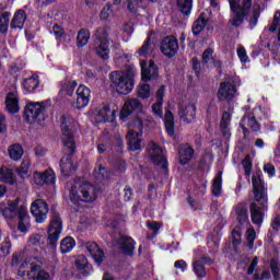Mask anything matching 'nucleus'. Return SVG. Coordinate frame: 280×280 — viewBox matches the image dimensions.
<instances>
[{
    "mask_svg": "<svg viewBox=\"0 0 280 280\" xmlns=\"http://www.w3.org/2000/svg\"><path fill=\"white\" fill-rule=\"evenodd\" d=\"M45 235L42 233H34L28 238L30 246H44L45 245Z\"/></svg>",
    "mask_w": 280,
    "mask_h": 280,
    "instance_id": "obj_43",
    "label": "nucleus"
},
{
    "mask_svg": "<svg viewBox=\"0 0 280 280\" xmlns=\"http://www.w3.org/2000/svg\"><path fill=\"white\" fill-rule=\"evenodd\" d=\"M110 14H113V8L110 7V4H107L101 11L102 21H106L108 16H110Z\"/></svg>",
    "mask_w": 280,
    "mask_h": 280,
    "instance_id": "obj_58",
    "label": "nucleus"
},
{
    "mask_svg": "<svg viewBox=\"0 0 280 280\" xmlns=\"http://www.w3.org/2000/svg\"><path fill=\"white\" fill-rule=\"evenodd\" d=\"M62 137L61 141L68 150V154L75 152V140L73 139V119L63 118L61 122Z\"/></svg>",
    "mask_w": 280,
    "mask_h": 280,
    "instance_id": "obj_12",
    "label": "nucleus"
},
{
    "mask_svg": "<svg viewBox=\"0 0 280 280\" xmlns=\"http://www.w3.org/2000/svg\"><path fill=\"white\" fill-rule=\"evenodd\" d=\"M264 172H265V174H268L269 178H272V176H275V174H277V171L275 170V165H272V164H265Z\"/></svg>",
    "mask_w": 280,
    "mask_h": 280,
    "instance_id": "obj_62",
    "label": "nucleus"
},
{
    "mask_svg": "<svg viewBox=\"0 0 280 280\" xmlns=\"http://www.w3.org/2000/svg\"><path fill=\"white\" fill-rule=\"evenodd\" d=\"M56 0H34V8L36 10H40L42 8H47V5H51Z\"/></svg>",
    "mask_w": 280,
    "mask_h": 280,
    "instance_id": "obj_55",
    "label": "nucleus"
},
{
    "mask_svg": "<svg viewBox=\"0 0 280 280\" xmlns=\"http://www.w3.org/2000/svg\"><path fill=\"white\" fill-rule=\"evenodd\" d=\"M242 82L238 77H231L221 82L218 91V98L221 102H231L234 97H237V86Z\"/></svg>",
    "mask_w": 280,
    "mask_h": 280,
    "instance_id": "obj_9",
    "label": "nucleus"
},
{
    "mask_svg": "<svg viewBox=\"0 0 280 280\" xmlns=\"http://www.w3.org/2000/svg\"><path fill=\"white\" fill-rule=\"evenodd\" d=\"M60 233H62V220L60 214L52 212L50 218V225L48 228V241L51 259H56V244L60 240Z\"/></svg>",
    "mask_w": 280,
    "mask_h": 280,
    "instance_id": "obj_8",
    "label": "nucleus"
},
{
    "mask_svg": "<svg viewBox=\"0 0 280 280\" xmlns=\"http://www.w3.org/2000/svg\"><path fill=\"white\" fill-rule=\"evenodd\" d=\"M179 119L184 124H191L194 119H196V105L194 104H186L179 106Z\"/></svg>",
    "mask_w": 280,
    "mask_h": 280,
    "instance_id": "obj_22",
    "label": "nucleus"
},
{
    "mask_svg": "<svg viewBox=\"0 0 280 280\" xmlns=\"http://www.w3.org/2000/svg\"><path fill=\"white\" fill-rule=\"evenodd\" d=\"M10 23V13H3L0 18V32H8V25Z\"/></svg>",
    "mask_w": 280,
    "mask_h": 280,
    "instance_id": "obj_52",
    "label": "nucleus"
},
{
    "mask_svg": "<svg viewBox=\"0 0 280 280\" xmlns=\"http://www.w3.org/2000/svg\"><path fill=\"white\" fill-rule=\"evenodd\" d=\"M255 240H257V232H255V229L249 228L246 231V242H247V247L249 250H253L255 246Z\"/></svg>",
    "mask_w": 280,
    "mask_h": 280,
    "instance_id": "obj_48",
    "label": "nucleus"
},
{
    "mask_svg": "<svg viewBox=\"0 0 280 280\" xmlns=\"http://www.w3.org/2000/svg\"><path fill=\"white\" fill-rule=\"evenodd\" d=\"M77 167L78 166L73 164V160H71V156L61 159L60 170L63 176H71V174L75 172Z\"/></svg>",
    "mask_w": 280,
    "mask_h": 280,
    "instance_id": "obj_30",
    "label": "nucleus"
},
{
    "mask_svg": "<svg viewBox=\"0 0 280 280\" xmlns=\"http://www.w3.org/2000/svg\"><path fill=\"white\" fill-rule=\"evenodd\" d=\"M94 176L96 180H106V178H108V172L106 171V167L98 166L94 170Z\"/></svg>",
    "mask_w": 280,
    "mask_h": 280,
    "instance_id": "obj_51",
    "label": "nucleus"
},
{
    "mask_svg": "<svg viewBox=\"0 0 280 280\" xmlns=\"http://www.w3.org/2000/svg\"><path fill=\"white\" fill-rule=\"evenodd\" d=\"M25 21H27V14L23 10H19L11 21L12 30H23Z\"/></svg>",
    "mask_w": 280,
    "mask_h": 280,
    "instance_id": "obj_33",
    "label": "nucleus"
},
{
    "mask_svg": "<svg viewBox=\"0 0 280 280\" xmlns=\"http://www.w3.org/2000/svg\"><path fill=\"white\" fill-rule=\"evenodd\" d=\"M31 213L35 218V222L43 224L47 220V213H49V205L46 200L36 199L31 205Z\"/></svg>",
    "mask_w": 280,
    "mask_h": 280,
    "instance_id": "obj_15",
    "label": "nucleus"
},
{
    "mask_svg": "<svg viewBox=\"0 0 280 280\" xmlns=\"http://www.w3.org/2000/svg\"><path fill=\"white\" fill-rule=\"evenodd\" d=\"M242 165L244 167V172L247 176H250V172H253V161H250V155H247L243 162Z\"/></svg>",
    "mask_w": 280,
    "mask_h": 280,
    "instance_id": "obj_53",
    "label": "nucleus"
},
{
    "mask_svg": "<svg viewBox=\"0 0 280 280\" xmlns=\"http://www.w3.org/2000/svg\"><path fill=\"white\" fill-rule=\"evenodd\" d=\"M202 60L206 63L213 62V49L208 48L202 54Z\"/></svg>",
    "mask_w": 280,
    "mask_h": 280,
    "instance_id": "obj_57",
    "label": "nucleus"
},
{
    "mask_svg": "<svg viewBox=\"0 0 280 280\" xmlns=\"http://www.w3.org/2000/svg\"><path fill=\"white\" fill-rule=\"evenodd\" d=\"M95 51L98 58L108 60L110 58V48L108 47V30L101 27L95 33Z\"/></svg>",
    "mask_w": 280,
    "mask_h": 280,
    "instance_id": "obj_10",
    "label": "nucleus"
},
{
    "mask_svg": "<svg viewBox=\"0 0 280 280\" xmlns=\"http://www.w3.org/2000/svg\"><path fill=\"white\" fill-rule=\"evenodd\" d=\"M212 195L215 197L222 196V171H219L212 182Z\"/></svg>",
    "mask_w": 280,
    "mask_h": 280,
    "instance_id": "obj_36",
    "label": "nucleus"
},
{
    "mask_svg": "<svg viewBox=\"0 0 280 280\" xmlns=\"http://www.w3.org/2000/svg\"><path fill=\"white\" fill-rule=\"evenodd\" d=\"M150 56H152V44L150 43V37H148L138 51V58H140L142 82H150V80L159 75V68H156L154 61H149L148 63V61L143 60V58H150Z\"/></svg>",
    "mask_w": 280,
    "mask_h": 280,
    "instance_id": "obj_5",
    "label": "nucleus"
},
{
    "mask_svg": "<svg viewBox=\"0 0 280 280\" xmlns=\"http://www.w3.org/2000/svg\"><path fill=\"white\" fill-rule=\"evenodd\" d=\"M92 117L97 124L115 121V117H117V109H113L110 112V107L106 104H103L93 110Z\"/></svg>",
    "mask_w": 280,
    "mask_h": 280,
    "instance_id": "obj_16",
    "label": "nucleus"
},
{
    "mask_svg": "<svg viewBox=\"0 0 280 280\" xmlns=\"http://www.w3.org/2000/svg\"><path fill=\"white\" fill-rule=\"evenodd\" d=\"M75 86H78V82L75 81H65L61 86V93H66L70 97L73 96V92L75 91Z\"/></svg>",
    "mask_w": 280,
    "mask_h": 280,
    "instance_id": "obj_46",
    "label": "nucleus"
},
{
    "mask_svg": "<svg viewBox=\"0 0 280 280\" xmlns=\"http://www.w3.org/2000/svg\"><path fill=\"white\" fill-rule=\"evenodd\" d=\"M177 7L183 14H191L192 0H177Z\"/></svg>",
    "mask_w": 280,
    "mask_h": 280,
    "instance_id": "obj_45",
    "label": "nucleus"
},
{
    "mask_svg": "<svg viewBox=\"0 0 280 280\" xmlns=\"http://www.w3.org/2000/svg\"><path fill=\"white\" fill-rule=\"evenodd\" d=\"M232 19L231 25L240 27L242 23L247 21L248 27L254 30L257 27L259 16H261V5L253 0H229Z\"/></svg>",
    "mask_w": 280,
    "mask_h": 280,
    "instance_id": "obj_1",
    "label": "nucleus"
},
{
    "mask_svg": "<svg viewBox=\"0 0 280 280\" xmlns=\"http://www.w3.org/2000/svg\"><path fill=\"white\" fill-rule=\"evenodd\" d=\"M278 30V40H280V12L277 11L273 15V22L269 26V32H277Z\"/></svg>",
    "mask_w": 280,
    "mask_h": 280,
    "instance_id": "obj_50",
    "label": "nucleus"
},
{
    "mask_svg": "<svg viewBox=\"0 0 280 280\" xmlns=\"http://www.w3.org/2000/svg\"><path fill=\"white\" fill-rule=\"evenodd\" d=\"M150 95H151L150 84L141 83L138 86V96L141 97L142 100H148Z\"/></svg>",
    "mask_w": 280,
    "mask_h": 280,
    "instance_id": "obj_49",
    "label": "nucleus"
},
{
    "mask_svg": "<svg viewBox=\"0 0 280 280\" xmlns=\"http://www.w3.org/2000/svg\"><path fill=\"white\" fill-rule=\"evenodd\" d=\"M8 154L11 161H21L23 159V154H25V151L21 144L14 143L9 145Z\"/></svg>",
    "mask_w": 280,
    "mask_h": 280,
    "instance_id": "obj_32",
    "label": "nucleus"
},
{
    "mask_svg": "<svg viewBox=\"0 0 280 280\" xmlns=\"http://www.w3.org/2000/svg\"><path fill=\"white\" fill-rule=\"evenodd\" d=\"M194 159V149L189 144H183L179 148V163L180 165H187L189 161Z\"/></svg>",
    "mask_w": 280,
    "mask_h": 280,
    "instance_id": "obj_31",
    "label": "nucleus"
},
{
    "mask_svg": "<svg viewBox=\"0 0 280 280\" xmlns=\"http://www.w3.org/2000/svg\"><path fill=\"white\" fill-rule=\"evenodd\" d=\"M20 203V198L8 201L7 207H4L3 203H0V215H3V218L9 220H12V218H21V209H23V207H27V205Z\"/></svg>",
    "mask_w": 280,
    "mask_h": 280,
    "instance_id": "obj_13",
    "label": "nucleus"
},
{
    "mask_svg": "<svg viewBox=\"0 0 280 280\" xmlns=\"http://www.w3.org/2000/svg\"><path fill=\"white\" fill-rule=\"evenodd\" d=\"M11 248L12 245L8 241H4L0 246V257H8V255H10Z\"/></svg>",
    "mask_w": 280,
    "mask_h": 280,
    "instance_id": "obj_54",
    "label": "nucleus"
},
{
    "mask_svg": "<svg viewBox=\"0 0 280 280\" xmlns=\"http://www.w3.org/2000/svg\"><path fill=\"white\" fill-rule=\"evenodd\" d=\"M89 102H91V89L84 84L79 85L75 92V101L72 103L73 108L79 110L86 108Z\"/></svg>",
    "mask_w": 280,
    "mask_h": 280,
    "instance_id": "obj_17",
    "label": "nucleus"
},
{
    "mask_svg": "<svg viewBox=\"0 0 280 280\" xmlns=\"http://www.w3.org/2000/svg\"><path fill=\"white\" fill-rule=\"evenodd\" d=\"M75 248V240L71 236L65 237L60 243V252L63 255H67V253H71Z\"/></svg>",
    "mask_w": 280,
    "mask_h": 280,
    "instance_id": "obj_38",
    "label": "nucleus"
},
{
    "mask_svg": "<svg viewBox=\"0 0 280 280\" xmlns=\"http://www.w3.org/2000/svg\"><path fill=\"white\" fill-rule=\"evenodd\" d=\"M91 38V33L88 30H80L77 35V46L78 47H84L89 44V40Z\"/></svg>",
    "mask_w": 280,
    "mask_h": 280,
    "instance_id": "obj_41",
    "label": "nucleus"
},
{
    "mask_svg": "<svg viewBox=\"0 0 280 280\" xmlns=\"http://www.w3.org/2000/svg\"><path fill=\"white\" fill-rule=\"evenodd\" d=\"M240 128H242L244 137H246V135H248V128H250V130L254 132H257L260 127L259 122H257V119H255V116L246 114L240 122Z\"/></svg>",
    "mask_w": 280,
    "mask_h": 280,
    "instance_id": "obj_23",
    "label": "nucleus"
},
{
    "mask_svg": "<svg viewBox=\"0 0 280 280\" xmlns=\"http://www.w3.org/2000/svg\"><path fill=\"white\" fill-rule=\"evenodd\" d=\"M229 126H231V113L224 112L221 118V130H223L224 137L231 135L229 132Z\"/></svg>",
    "mask_w": 280,
    "mask_h": 280,
    "instance_id": "obj_42",
    "label": "nucleus"
},
{
    "mask_svg": "<svg viewBox=\"0 0 280 280\" xmlns=\"http://www.w3.org/2000/svg\"><path fill=\"white\" fill-rule=\"evenodd\" d=\"M269 268L271 270L275 280H280V264L279 259L272 258L269 262Z\"/></svg>",
    "mask_w": 280,
    "mask_h": 280,
    "instance_id": "obj_47",
    "label": "nucleus"
},
{
    "mask_svg": "<svg viewBox=\"0 0 280 280\" xmlns=\"http://www.w3.org/2000/svg\"><path fill=\"white\" fill-rule=\"evenodd\" d=\"M150 124H152V118H147L143 120V118L137 117L132 122H131V128H137L140 130L133 131L132 129H129L127 132V143H128V149L131 152H137V150H143V135L141 133V130L143 128L150 127Z\"/></svg>",
    "mask_w": 280,
    "mask_h": 280,
    "instance_id": "obj_7",
    "label": "nucleus"
},
{
    "mask_svg": "<svg viewBox=\"0 0 280 280\" xmlns=\"http://www.w3.org/2000/svg\"><path fill=\"white\" fill-rule=\"evenodd\" d=\"M38 86H40L38 74H32L31 77L24 79L22 82V89L25 95H30V93H34V91H36Z\"/></svg>",
    "mask_w": 280,
    "mask_h": 280,
    "instance_id": "obj_25",
    "label": "nucleus"
},
{
    "mask_svg": "<svg viewBox=\"0 0 280 280\" xmlns=\"http://www.w3.org/2000/svg\"><path fill=\"white\" fill-rule=\"evenodd\" d=\"M208 21L209 20L207 19V14L200 13L199 18L195 21V23L192 25V34L195 36H198V34H200L202 32V30H205V27H207Z\"/></svg>",
    "mask_w": 280,
    "mask_h": 280,
    "instance_id": "obj_35",
    "label": "nucleus"
},
{
    "mask_svg": "<svg viewBox=\"0 0 280 280\" xmlns=\"http://www.w3.org/2000/svg\"><path fill=\"white\" fill-rule=\"evenodd\" d=\"M33 280H51V276L49 275V272L42 269L37 272Z\"/></svg>",
    "mask_w": 280,
    "mask_h": 280,
    "instance_id": "obj_61",
    "label": "nucleus"
},
{
    "mask_svg": "<svg viewBox=\"0 0 280 280\" xmlns=\"http://www.w3.org/2000/svg\"><path fill=\"white\" fill-rule=\"evenodd\" d=\"M45 103H27L24 108V117L27 121V124H39V121H43L45 119Z\"/></svg>",
    "mask_w": 280,
    "mask_h": 280,
    "instance_id": "obj_11",
    "label": "nucleus"
},
{
    "mask_svg": "<svg viewBox=\"0 0 280 280\" xmlns=\"http://www.w3.org/2000/svg\"><path fill=\"white\" fill-rule=\"evenodd\" d=\"M112 89L119 95H128L135 89V71L131 68L113 71L109 73Z\"/></svg>",
    "mask_w": 280,
    "mask_h": 280,
    "instance_id": "obj_4",
    "label": "nucleus"
},
{
    "mask_svg": "<svg viewBox=\"0 0 280 280\" xmlns=\"http://www.w3.org/2000/svg\"><path fill=\"white\" fill-rule=\"evenodd\" d=\"M237 56H238L241 62H243V63H246V62L250 61L248 59V55L246 54V48H244L243 46H240L237 48Z\"/></svg>",
    "mask_w": 280,
    "mask_h": 280,
    "instance_id": "obj_56",
    "label": "nucleus"
},
{
    "mask_svg": "<svg viewBox=\"0 0 280 280\" xmlns=\"http://www.w3.org/2000/svg\"><path fill=\"white\" fill-rule=\"evenodd\" d=\"M75 267L78 268V270H84L83 273L84 277H86V275H91V272H93V267H91V265H89V260L86 259V256L84 255H79L75 258Z\"/></svg>",
    "mask_w": 280,
    "mask_h": 280,
    "instance_id": "obj_34",
    "label": "nucleus"
},
{
    "mask_svg": "<svg viewBox=\"0 0 280 280\" xmlns=\"http://www.w3.org/2000/svg\"><path fill=\"white\" fill-rule=\"evenodd\" d=\"M242 242V233L240 230L235 229L232 231V244L233 246H237Z\"/></svg>",
    "mask_w": 280,
    "mask_h": 280,
    "instance_id": "obj_60",
    "label": "nucleus"
},
{
    "mask_svg": "<svg viewBox=\"0 0 280 280\" xmlns=\"http://www.w3.org/2000/svg\"><path fill=\"white\" fill-rule=\"evenodd\" d=\"M31 166L32 162L30 161V159H24L21 163V166L18 170L19 176H21V178H27Z\"/></svg>",
    "mask_w": 280,
    "mask_h": 280,
    "instance_id": "obj_44",
    "label": "nucleus"
},
{
    "mask_svg": "<svg viewBox=\"0 0 280 280\" xmlns=\"http://www.w3.org/2000/svg\"><path fill=\"white\" fill-rule=\"evenodd\" d=\"M132 113H143V105L138 98H129L125 102L122 109L120 110L121 121H126Z\"/></svg>",
    "mask_w": 280,
    "mask_h": 280,
    "instance_id": "obj_18",
    "label": "nucleus"
},
{
    "mask_svg": "<svg viewBox=\"0 0 280 280\" xmlns=\"http://www.w3.org/2000/svg\"><path fill=\"white\" fill-rule=\"evenodd\" d=\"M165 95V86H161L156 94V102L152 105V113L154 117H158V119H163L165 130L170 137H174V114L170 112V109H166L165 115L163 117V97Z\"/></svg>",
    "mask_w": 280,
    "mask_h": 280,
    "instance_id": "obj_6",
    "label": "nucleus"
},
{
    "mask_svg": "<svg viewBox=\"0 0 280 280\" xmlns=\"http://www.w3.org/2000/svg\"><path fill=\"white\" fill-rule=\"evenodd\" d=\"M67 188L69 199L73 205H78V202H95L97 200L95 187L91 183L73 180L67 184Z\"/></svg>",
    "mask_w": 280,
    "mask_h": 280,
    "instance_id": "obj_3",
    "label": "nucleus"
},
{
    "mask_svg": "<svg viewBox=\"0 0 280 280\" xmlns=\"http://www.w3.org/2000/svg\"><path fill=\"white\" fill-rule=\"evenodd\" d=\"M211 163H213V153L211 149H207L199 161V167L205 170V167H210Z\"/></svg>",
    "mask_w": 280,
    "mask_h": 280,
    "instance_id": "obj_40",
    "label": "nucleus"
},
{
    "mask_svg": "<svg viewBox=\"0 0 280 280\" xmlns=\"http://www.w3.org/2000/svg\"><path fill=\"white\" fill-rule=\"evenodd\" d=\"M270 279V271L269 270H265L261 275V277H259V271H256L254 275V280H268Z\"/></svg>",
    "mask_w": 280,
    "mask_h": 280,
    "instance_id": "obj_64",
    "label": "nucleus"
},
{
    "mask_svg": "<svg viewBox=\"0 0 280 280\" xmlns=\"http://www.w3.org/2000/svg\"><path fill=\"white\" fill-rule=\"evenodd\" d=\"M254 199L260 207L253 202L249 206L250 220L256 226H261L264 223V212L268 209V187L261 179V171L256 172L252 177Z\"/></svg>",
    "mask_w": 280,
    "mask_h": 280,
    "instance_id": "obj_2",
    "label": "nucleus"
},
{
    "mask_svg": "<svg viewBox=\"0 0 280 280\" xmlns=\"http://www.w3.org/2000/svg\"><path fill=\"white\" fill-rule=\"evenodd\" d=\"M147 154L154 165H159V167H162L163 170L167 167V159H165L163 149H161L159 144L154 142L149 143Z\"/></svg>",
    "mask_w": 280,
    "mask_h": 280,
    "instance_id": "obj_14",
    "label": "nucleus"
},
{
    "mask_svg": "<svg viewBox=\"0 0 280 280\" xmlns=\"http://www.w3.org/2000/svg\"><path fill=\"white\" fill-rule=\"evenodd\" d=\"M118 246L124 255H132L135 253V240L128 236H121L118 240Z\"/></svg>",
    "mask_w": 280,
    "mask_h": 280,
    "instance_id": "obj_28",
    "label": "nucleus"
},
{
    "mask_svg": "<svg viewBox=\"0 0 280 280\" xmlns=\"http://www.w3.org/2000/svg\"><path fill=\"white\" fill-rule=\"evenodd\" d=\"M36 185H56V173L48 168L44 173L35 172L33 175Z\"/></svg>",
    "mask_w": 280,
    "mask_h": 280,
    "instance_id": "obj_21",
    "label": "nucleus"
},
{
    "mask_svg": "<svg viewBox=\"0 0 280 280\" xmlns=\"http://www.w3.org/2000/svg\"><path fill=\"white\" fill-rule=\"evenodd\" d=\"M5 106L8 113L15 114L21 110V107L19 106V94L16 91L9 92L5 100Z\"/></svg>",
    "mask_w": 280,
    "mask_h": 280,
    "instance_id": "obj_26",
    "label": "nucleus"
},
{
    "mask_svg": "<svg viewBox=\"0 0 280 280\" xmlns=\"http://www.w3.org/2000/svg\"><path fill=\"white\" fill-rule=\"evenodd\" d=\"M174 268L176 270H180V272H185L187 270V262L185 260H177L174 264Z\"/></svg>",
    "mask_w": 280,
    "mask_h": 280,
    "instance_id": "obj_63",
    "label": "nucleus"
},
{
    "mask_svg": "<svg viewBox=\"0 0 280 280\" xmlns=\"http://www.w3.org/2000/svg\"><path fill=\"white\" fill-rule=\"evenodd\" d=\"M191 266L192 271L198 279H203V277H207V270L205 269V265H202L201 260L194 259Z\"/></svg>",
    "mask_w": 280,
    "mask_h": 280,
    "instance_id": "obj_39",
    "label": "nucleus"
},
{
    "mask_svg": "<svg viewBox=\"0 0 280 280\" xmlns=\"http://www.w3.org/2000/svg\"><path fill=\"white\" fill-rule=\"evenodd\" d=\"M50 34H52V36H55V38H57V40H58V39L62 38L65 31L62 30V27L55 25L50 30Z\"/></svg>",
    "mask_w": 280,
    "mask_h": 280,
    "instance_id": "obj_59",
    "label": "nucleus"
},
{
    "mask_svg": "<svg viewBox=\"0 0 280 280\" xmlns=\"http://www.w3.org/2000/svg\"><path fill=\"white\" fill-rule=\"evenodd\" d=\"M161 51L167 58H173L178 52V39L174 36H166L162 39Z\"/></svg>",
    "mask_w": 280,
    "mask_h": 280,
    "instance_id": "obj_20",
    "label": "nucleus"
},
{
    "mask_svg": "<svg viewBox=\"0 0 280 280\" xmlns=\"http://www.w3.org/2000/svg\"><path fill=\"white\" fill-rule=\"evenodd\" d=\"M0 183H4L5 185H16L14 170L8 166L0 167Z\"/></svg>",
    "mask_w": 280,
    "mask_h": 280,
    "instance_id": "obj_27",
    "label": "nucleus"
},
{
    "mask_svg": "<svg viewBox=\"0 0 280 280\" xmlns=\"http://www.w3.org/2000/svg\"><path fill=\"white\" fill-rule=\"evenodd\" d=\"M235 217L240 224H246L248 222V209L244 205H237L235 208Z\"/></svg>",
    "mask_w": 280,
    "mask_h": 280,
    "instance_id": "obj_37",
    "label": "nucleus"
},
{
    "mask_svg": "<svg viewBox=\"0 0 280 280\" xmlns=\"http://www.w3.org/2000/svg\"><path fill=\"white\" fill-rule=\"evenodd\" d=\"M18 229L21 233H27L30 231V215L27 214V207H22L20 210Z\"/></svg>",
    "mask_w": 280,
    "mask_h": 280,
    "instance_id": "obj_29",
    "label": "nucleus"
},
{
    "mask_svg": "<svg viewBox=\"0 0 280 280\" xmlns=\"http://www.w3.org/2000/svg\"><path fill=\"white\" fill-rule=\"evenodd\" d=\"M30 261L25 257V252H15L13 254L11 266L12 268H18L19 277H30V271H26L25 268Z\"/></svg>",
    "mask_w": 280,
    "mask_h": 280,
    "instance_id": "obj_19",
    "label": "nucleus"
},
{
    "mask_svg": "<svg viewBox=\"0 0 280 280\" xmlns=\"http://www.w3.org/2000/svg\"><path fill=\"white\" fill-rule=\"evenodd\" d=\"M86 254L94 259L95 264L100 266L104 261V252L100 249L97 243H86L85 245Z\"/></svg>",
    "mask_w": 280,
    "mask_h": 280,
    "instance_id": "obj_24",
    "label": "nucleus"
}]
</instances>
